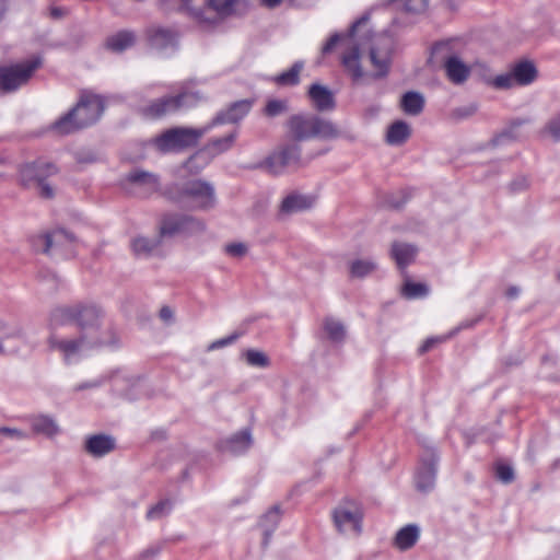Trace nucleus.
<instances>
[{"label": "nucleus", "mask_w": 560, "mask_h": 560, "mask_svg": "<svg viewBox=\"0 0 560 560\" xmlns=\"http://www.w3.org/2000/svg\"><path fill=\"white\" fill-rule=\"evenodd\" d=\"M394 40L390 35L383 33L373 40L369 57L374 70L365 72L361 65V52L358 44L352 43L341 55L340 62L345 72L353 83H360L364 79L380 80L388 75L392 65Z\"/></svg>", "instance_id": "f257e3e1"}, {"label": "nucleus", "mask_w": 560, "mask_h": 560, "mask_svg": "<svg viewBox=\"0 0 560 560\" xmlns=\"http://www.w3.org/2000/svg\"><path fill=\"white\" fill-rule=\"evenodd\" d=\"M105 109L102 96L83 92L77 105L58 118L51 129L58 135H69L95 124Z\"/></svg>", "instance_id": "f03ea898"}, {"label": "nucleus", "mask_w": 560, "mask_h": 560, "mask_svg": "<svg viewBox=\"0 0 560 560\" xmlns=\"http://www.w3.org/2000/svg\"><path fill=\"white\" fill-rule=\"evenodd\" d=\"M287 128L295 142L311 139L335 140L342 136L336 124L315 114L292 115L287 121Z\"/></svg>", "instance_id": "7ed1b4c3"}, {"label": "nucleus", "mask_w": 560, "mask_h": 560, "mask_svg": "<svg viewBox=\"0 0 560 560\" xmlns=\"http://www.w3.org/2000/svg\"><path fill=\"white\" fill-rule=\"evenodd\" d=\"M210 131L208 124L201 128L175 127L158 136L153 143L161 152H182L194 148Z\"/></svg>", "instance_id": "20e7f679"}, {"label": "nucleus", "mask_w": 560, "mask_h": 560, "mask_svg": "<svg viewBox=\"0 0 560 560\" xmlns=\"http://www.w3.org/2000/svg\"><path fill=\"white\" fill-rule=\"evenodd\" d=\"M178 202L187 205L194 210L212 209L217 202L214 187L203 179L188 180L178 189Z\"/></svg>", "instance_id": "39448f33"}, {"label": "nucleus", "mask_w": 560, "mask_h": 560, "mask_svg": "<svg viewBox=\"0 0 560 560\" xmlns=\"http://www.w3.org/2000/svg\"><path fill=\"white\" fill-rule=\"evenodd\" d=\"M48 345L51 350H57L62 354L67 364H72L88 351L102 347L105 342L98 337H89L86 332H81L75 339H60L51 334Z\"/></svg>", "instance_id": "423d86ee"}, {"label": "nucleus", "mask_w": 560, "mask_h": 560, "mask_svg": "<svg viewBox=\"0 0 560 560\" xmlns=\"http://www.w3.org/2000/svg\"><path fill=\"white\" fill-rule=\"evenodd\" d=\"M205 96L198 91H183L174 96H164L151 102L141 109L148 118H160L167 114L176 113L182 108L196 106Z\"/></svg>", "instance_id": "0eeeda50"}, {"label": "nucleus", "mask_w": 560, "mask_h": 560, "mask_svg": "<svg viewBox=\"0 0 560 560\" xmlns=\"http://www.w3.org/2000/svg\"><path fill=\"white\" fill-rule=\"evenodd\" d=\"M206 223L196 217L183 213H166L160 222V236L172 237L178 234L195 235L205 232Z\"/></svg>", "instance_id": "6e6552de"}, {"label": "nucleus", "mask_w": 560, "mask_h": 560, "mask_svg": "<svg viewBox=\"0 0 560 560\" xmlns=\"http://www.w3.org/2000/svg\"><path fill=\"white\" fill-rule=\"evenodd\" d=\"M40 65V58L36 57L21 63L0 67V90L4 93L16 91L30 80Z\"/></svg>", "instance_id": "1a4fd4ad"}, {"label": "nucleus", "mask_w": 560, "mask_h": 560, "mask_svg": "<svg viewBox=\"0 0 560 560\" xmlns=\"http://www.w3.org/2000/svg\"><path fill=\"white\" fill-rule=\"evenodd\" d=\"M314 155L304 159L302 158V147L294 140L282 144L276 152H273L267 160V165L273 174H280L287 167L300 168L307 165Z\"/></svg>", "instance_id": "9d476101"}, {"label": "nucleus", "mask_w": 560, "mask_h": 560, "mask_svg": "<svg viewBox=\"0 0 560 560\" xmlns=\"http://www.w3.org/2000/svg\"><path fill=\"white\" fill-rule=\"evenodd\" d=\"M38 240L42 242L43 253L46 255H59L65 258H70L75 255L74 244L77 237L65 229H56L51 232H46L44 236Z\"/></svg>", "instance_id": "9b49d317"}, {"label": "nucleus", "mask_w": 560, "mask_h": 560, "mask_svg": "<svg viewBox=\"0 0 560 560\" xmlns=\"http://www.w3.org/2000/svg\"><path fill=\"white\" fill-rule=\"evenodd\" d=\"M439 455L435 450L429 448L420 457L415 476L417 490L429 492L434 488L438 472Z\"/></svg>", "instance_id": "f8f14e48"}, {"label": "nucleus", "mask_w": 560, "mask_h": 560, "mask_svg": "<svg viewBox=\"0 0 560 560\" xmlns=\"http://www.w3.org/2000/svg\"><path fill=\"white\" fill-rule=\"evenodd\" d=\"M149 46L159 52L167 54L177 49L178 33L172 27L152 25L145 30Z\"/></svg>", "instance_id": "ddd939ff"}, {"label": "nucleus", "mask_w": 560, "mask_h": 560, "mask_svg": "<svg viewBox=\"0 0 560 560\" xmlns=\"http://www.w3.org/2000/svg\"><path fill=\"white\" fill-rule=\"evenodd\" d=\"M74 324L80 328L81 332H86L89 337H95L98 330L102 310L94 304H77L74 305Z\"/></svg>", "instance_id": "4468645a"}, {"label": "nucleus", "mask_w": 560, "mask_h": 560, "mask_svg": "<svg viewBox=\"0 0 560 560\" xmlns=\"http://www.w3.org/2000/svg\"><path fill=\"white\" fill-rule=\"evenodd\" d=\"M57 172L58 170L55 164L37 160L21 166L20 180L23 186L32 187L55 175Z\"/></svg>", "instance_id": "2eb2a0df"}, {"label": "nucleus", "mask_w": 560, "mask_h": 560, "mask_svg": "<svg viewBox=\"0 0 560 560\" xmlns=\"http://www.w3.org/2000/svg\"><path fill=\"white\" fill-rule=\"evenodd\" d=\"M252 102L241 100L232 103L226 109L219 112L208 124L210 130L219 125L235 124L242 120L250 110Z\"/></svg>", "instance_id": "dca6fc26"}, {"label": "nucleus", "mask_w": 560, "mask_h": 560, "mask_svg": "<svg viewBox=\"0 0 560 560\" xmlns=\"http://www.w3.org/2000/svg\"><path fill=\"white\" fill-rule=\"evenodd\" d=\"M334 522L341 533H352L359 535L361 533L362 516L359 512H352L343 508L334 511Z\"/></svg>", "instance_id": "f3484780"}, {"label": "nucleus", "mask_w": 560, "mask_h": 560, "mask_svg": "<svg viewBox=\"0 0 560 560\" xmlns=\"http://www.w3.org/2000/svg\"><path fill=\"white\" fill-rule=\"evenodd\" d=\"M307 95L314 108L318 112H329L336 107L334 93L325 85L313 83Z\"/></svg>", "instance_id": "a211bd4d"}, {"label": "nucleus", "mask_w": 560, "mask_h": 560, "mask_svg": "<svg viewBox=\"0 0 560 560\" xmlns=\"http://www.w3.org/2000/svg\"><path fill=\"white\" fill-rule=\"evenodd\" d=\"M443 66L448 80L454 84L466 82L470 75V67L456 55L446 57Z\"/></svg>", "instance_id": "6ab92c4d"}, {"label": "nucleus", "mask_w": 560, "mask_h": 560, "mask_svg": "<svg viewBox=\"0 0 560 560\" xmlns=\"http://www.w3.org/2000/svg\"><path fill=\"white\" fill-rule=\"evenodd\" d=\"M115 439L107 434L91 435L85 441V451L93 457H103L115 450Z\"/></svg>", "instance_id": "aec40b11"}, {"label": "nucleus", "mask_w": 560, "mask_h": 560, "mask_svg": "<svg viewBox=\"0 0 560 560\" xmlns=\"http://www.w3.org/2000/svg\"><path fill=\"white\" fill-rule=\"evenodd\" d=\"M253 444L252 433L249 429H244L229 439L221 442V448L233 455L245 453Z\"/></svg>", "instance_id": "412c9836"}, {"label": "nucleus", "mask_w": 560, "mask_h": 560, "mask_svg": "<svg viewBox=\"0 0 560 560\" xmlns=\"http://www.w3.org/2000/svg\"><path fill=\"white\" fill-rule=\"evenodd\" d=\"M370 19V14L369 13H365L363 14L360 19H358L357 21H354L350 28L348 30L347 33H334L329 38L328 40L323 45L322 47V54L323 55H327V54H330L334 48L337 46V44L341 43V42H352L354 36H355V33H357V28L366 23Z\"/></svg>", "instance_id": "4be33fe9"}, {"label": "nucleus", "mask_w": 560, "mask_h": 560, "mask_svg": "<svg viewBox=\"0 0 560 560\" xmlns=\"http://www.w3.org/2000/svg\"><path fill=\"white\" fill-rule=\"evenodd\" d=\"M163 236L154 237L137 236L131 241V248L137 257L148 258L155 255L161 246Z\"/></svg>", "instance_id": "5701e85b"}, {"label": "nucleus", "mask_w": 560, "mask_h": 560, "mask_svg": "<svg viewBox=\"0 0 560 560\" xmlns=\"http://www.w3.org/2000/svg\"><path fill=\"white\" fill-rule=\"evenodd\" d=\"M417 252V247L411 244L394 242L390 248V256L396 261L397 267L404 270L415 260Z\"/></svg>", "instance_id": "b1692460"}, {"label": "nucleus", "mask_w": 560, "mask_h": 560, "mask_svg": "<svg viewBox=\"0 0 560 560\" xmlns=\"http://www.w3.org/2000/svg\"><path fill=\"white\" fill-rule=\"evenodd\" d=\"M136 43V34L130 30H121L107 37L105 46L113 52H122Z\"/></svg>", "instance_id": "393cba45"}, {"label": "nucleus", "mask_w": 560, "mask_h": 560, "mask_svg": "<svg viewBox=\"0 0 560 560\" xmlns=\"http://www.w3.org/2000/svg\"><path fill=\"white\" fill-rule=\"evenodd\" d=\"M313 199L300 194H290L281 202L280 211L284 214H292L307 210L312 207Z\"/></svg>", "instance_id": "a878e982"}, {"label": "nucleus", "mask_w": 560, "mask_h": 560, "mask_svg": "<svg viewBox=\"0 0 560 560\" xmlns=\"http://www.w3.org/2000/svg\"><path fill=\"white\" fill-rule=\"evenodd\" d=\"M420 536L419 527L415 524H408L400 528L394 539V545L399 550H408L416 545Z\"/></svg>", "instance_id": "bb28decb"}, {"label": "nucleus", "mask_w": 560, "mask_h": 560, "mask_svg": "<svg viewBox=\"0 0 560 560\" xmlns=\"http://www.w3.org/2000/svg\"><path fill=\"white\" fill-rule=\"evenodd\" d=\"M237 133L231 132L221 138L210 140L197 154L207 153L209 156L214 158L232 148L235 142Z\"/></svg>", "instance_id": "cd10ccee"}, {"label": "nucleus", "mask_w": 560, "mask_h": 560, "mask_svg": "<svg viewBox=\"0 0 560 560\" xmlns=\"http://www.w3.org/2000/svg\"><path fill=\"white\" fill-rule=\"evenodd\" d=\"M127 180L131 184L145 187L149 191H156L160 186L156 174L136 168L128 173Z\"/></svg>", "instance_id": "c85d7f7f"}, {"label": "nucleus", "mask_w": 560, "mask_h": 560, "mask_svg": "<svg viewBox=\"0 0 560 560\" xmlns=\"http://www.w3.org/2000/svg\"><path fill=\"white\" fill-rule=\"evenodd\" d=\"M410 136V126L404 120H397L388 127L386 132V142L390 145H401Z\"/></svg>", "instance_id": "c756f323"}, {"label": "nucleus", "mask_w": 560, "mask_h": 560, "mask_svg": "<svg viewBox=\"0 0 560 560\" xmlns=\"http://www.w3.org/2000/svg\"><path fill=\"white\" fill-rule=\"evenodd\" d=\"M512 73L517 85L522 86L533 83L537 78V69L535 65L527 60L516 63L512 69Z\"/></svg>", "instance_id": "7c9ffc66"}, {"label": "nucleus", "mask_w": 560, "mask_h": 560, "mask_svg": "<svg viewBox=\"0 0 560 560\" xmlns=\"http://www.w3.org/2000/svg\"><path fill=\"white\" fill-rule=\"evenodd\" d=\"M304 68L302 60L295 61L292 67L272 78V81L279 86H295L300 83V74Z\"/></svg>", "instance_id": "2f4dec72"}, {"label": "nucleus", "mask_w": 560, "mask_h": 560, "mask_svg": "<svg viewBox=\"0 0 560 560\" xmlns=\"http://www.w3.org/2000/svg\"><path fill=\"white\" fill-rule=\"evenodd\" d=\"M400 106L406 114L417 116L424 108V97L419 92H406L401 97Z\"/></svg>", "instance_id": "473e14b6"}, {"label": "nucleus", "mask_w": 560, "mask_h": 560, "mask_svg": "<svg viewBox=\"0 0 560 560\" xmlns=\"http://www.w3.org/2000/svg\"><path fill=\"white\" fill-rule=\"evenodd\" d=\"M31 425L35 433L46 436H54L59 432V427L56 421L51 417L45 415L32 418Z\"/></svg>", "instance_id": "72a5a7b5"}, {"label": "nucleus", "mask_w": 560, "mask_h": 560, "mask_svg": "<svg viewBox=\"0 0 560 560\" xmlns=\"http://www.w3.org/2000/svg\"><path fill=\"white\" fill-rule=\"evenodd\" d=\"M74 305L59 306L51 311L49 316V326L58 328L68 324L74 323Z\"/></svg>", "instance_id": "f704fd0d"}, {"label": "nucleus", "mask_w": 560, "mask_h": 560, "mask_svg": "<svg viewBox=\"0 0 560 560\" xmlns=\"http://www.w3.org/2000/svg\"><path fill=\"white\" fill-rule=\"evenodd\" d=\"M280 521V509L272 506L260 520V526L264 529V545L268 544L270 536Z\"/></svg>", "instance_id": "c9c22d12"}, {"label": "nucleus", "mask_w": 560, "mask_h": 560, "mask_svg": "<svg viewBox=\"0 0 560 560\" xmlns=\"http://www.w3.org/2000/svg\"><path fill=\"white\" fill-rule=\"evenodd\" d=\"M377 268V264L373 259H354L349 265L351 278L362 279L371 275Z\"/></svg>", "instance_id": "e433bc0d"}, {"label": "nucleus", "mask_w": 560, "mask_h": 560, "mask_svg": "<svg viewBox=\"0 0 560 560\" xmlns=\"http://www.w3.org/2000/svg\"><path fill=\"white\" fill-rule=\"evenodd\" d=\"M324 330L334 342H341L346 337V329L341 322L327 317L324 320Z\"/></svg>", "instance_id": "4c0bfd02"}, {"label": "nucleus", "mask_w": 560, "mask_h": 560, "mask_svg": "<svg viewBox=\"0 0 560 560\" xmlns=\"http://www.w3.org/2000/svg\"><path fill=\"white\" fill-rule=\"evenodd\" d=\"M411 194L408 189H399L397 191L387 192L384 195L383 203L388 208L398 210L409 200Z\"/></svg>", "instance_id": "58836bf2"}, {"label": "nucleus", "mask_w": 560, "mask_h": 560, "mask_svg": "<svg viewBox=\"0 0 560 560\" xmlns=\"http://www.w3.org/2000/svg\"><path fill=\"white\" fill-rule=\"evenodd\" d=\"M401 294L408 300L422 299L429 294V287L420 282L406 281Z\"/></svg>", "instance_id": "ea45409f"}, {"label": "nucleus", "mask_w": 560, "mask_h": 560, "mask_svg": "<svg viewBox=\"0 0 560 560\" xmlns=\"http://www.w3.org/2000/svg\"><path fill=\"white\" fill-rule=\"evenodd\" d=\"M528 122H529L528 118H515V119H513L510 122V126L508 128H505L503 131H501L499 135H497L491 140L492 145H499L500 143H502V141L504 139L515 140L517 138V135L515 133V129L521 127V126H523V125H525V124H528Z\"/></svg>", "instance_id": "a19ab883"}, {"label": "nucleus", "mask_w": 560, "mask_h": 560, "mask_svg": "<svg viewBox=\"0 0 560 560\" xmlns=\"http://www.w3.org/2000/svg\"><path fill=\"white\" fill-rule=\"evenodd\" d=\"M243 355L245 357L247 364L250 366L268 368L270 365V359L262 351L248 349L243 353Z\"/></svg>", "instance_id": "79ce46f5"}, {"label": "nucleus", "mask_w": 560, "mask_h": 560, "mask_svg": "<svg viewBox=\"0 0 560 560\" xmlns=\"http://www.w3.org/2000/svg\"><path fill=\"white\" fill-rule=\"evenodd\" d=\"M172 509H173V503L171 500H168V499L161 500L148 510L147 518L148 520L161 518V517L170 514Z\"/></svg>", "instance_id": "37998d69"}, {"label": "nucleus", "mask_w": 560, "mask_h": 560, "mask_svg": "<svg viewBox=\"0 0 560 560\" xmlns=\"http://www.w3.org/2000/svg\"><path fill=\"white\" fill-rule=\"evenodd\" d=\"M404 11L415 14L423 13L428 5L429 0H394Z\"/></svg>", "instance_id": "c03bdc74"}, {"label": "nucleus", "mask_w": 560, "mask_h": 560, "mask_svg": "<svg viewBox=\"0 0 560 560\" xmlns=\"http://www.w3.org/2000/svg\"><path fill=\"white\" fill-rule=\"evenodd\" d=\"M237 0H209V5L220 15L226 16L234 12Z\"/></svg>", "instance_id": "a18cd8bd"}, {"label": "nucleus", "mask_w": 560, "mask_h": 560, "mask_svg": "<svg viewBox=\"0 0 560 560\" xmlns=\"http://www.w3.org/2000/svg\"><path fill=\"white\" fill-rule=\"evenodd\" d=\"M491 84L498 90H508L517 85L512 71L494 77Z\"/></svg>", "instance_id": "49530a36"}, {"label": "nucleus", "mask_w": 560, "mask_h": 560, "mask_svg": "<svg viewBox=\"0 0 560 560\" xmlns=\"http://www.w3.org/2000/svg\"><path fill=\"white\" fill-rule=\"evenodd\" d=\"M288 109V104L282 100H271L266 104L265 114L269 117H276Z\"/></svg>", "instance_id": "de8ad7c7"}, {"label": "nucleus", "mask_w": 560, "mask_h": 560, "mask_svg": "<svg viewBox=\"0 0 560 560\" xmlns=\"http://www.w3.org/2000/svg\"><path fill=\"white\" fill-rule=\"evenodd\" d=\"M241 336H242V332L235 331L224 338L217 339L208 346L207 350L214 351V350L221 349L223 347L230 346L233 342H235Z\"/></svg>", "instance_id": "09e8293b"}, {"label": "nucleus", "mask_w": 560, "mask_h": 560, "mask_svg": "<svg viewBox=\"0 0 560 560\" xmlns=\"http://www.w3.org/2000/svg\"><path fill=\"white\" fill-rule=\"evenodd\" d=\"M495 476L503 483H511L514 480V470L509 465L500 464L495 468Z\"/></svg>", "instance_id": "8fccbe9b"}, {"label": "nucleus", "mask_w": 560, "mask_h": 560, "mask_svg": "<svg viewBox=\"0 0 560 560\" xmlns=\"http://www.w3.org/2000/svg\"><path fill=\"white\" fill-rule=\"evenodd\" d=\"M458 330H459V328L455 329L454 331H451L446 336L428 338L422 343V346L419 348V352L422 354V353H425V352L430 351L436 343H440V342H443V341L447 340L450 337L454 336L456 334V331H458Z\"/></svg>", "instance_id": "3c124183"}, {"label": "nucleus", "mask_w": 560, "mask_h": 560, "mask_svg": "<svg viewBox=\"0 0 560 560\" xmlns=\"http://www.w3.org/2000/svg\"><path fill=\"white\" fill-rule=\"evenodd\" d=\"M478 107L476 104H469L453 109V117L456 119H465L472 116L477 112Z\"/></svg>", "instance_id": "603ef678"}, {"label": "nucleus", "mask_w": 560, "mask_h": 560, "mask_svg": "<svg viewBox=\"0 0 560 560\" xmlns=\"http://www.w3.org/2000/svg\"><path fill=\"white\" fill-rule=\"evenodd\" d=\"M546 130L555 141H560V113L548 121Z\"/></svg>", "instance_id": "864d4df0"}, {"label": "nucleus", "mask_w": 560, "mask_h": 560, "mask_svg": "<svg viewBox=\"0 0 560 560\" xmlns=\"http://www.w3.org/2000/svg\"><path fill=\"white\" fill-rule=\"evenodd\" d=\"M224 250L232 257H243L247 253V246L244 243H231L224 247Z\"/></svg>", "instance_id": "5fc2aeb1"}, {"label": "nucleus", "mask_w": 560, "mask_h": 560, "mask_svg": "<svg viewBox=\"0 0 560 560\" xmlns=\"http://www.w3.org/2000/svg\"><path fill=\"white\" fill-rule=\"evenodd\" d=\"M36 187L38 188L39 196L43 198L51 199L55 196V190L47 179L42 180Z\"/></svg>", "instance_id": "6e6d98bb"}, {"label": "nucleus", "mask_w": 560, "mask_h": 560, "mask_svg": "<svg viewBox=\"0 0 560 560\" xmlns=\"http://www.w3.org/2000/svg\"><path fill=\"white\" fill-rule=\"evenodd\" d=\"M0 433L8 435L15 440H24L27 438V434L19 429L9 428V427H0Z\"/></svg>", "instance_id": "4d7b16f0"}, {"label": "nucleus", "mask_w": 560, "mask_h": 560, "mask_svg": "<svg viewBox=\"0 0 560 560\" xmlns=\"http://www.w3.org/2000/svg\"><path fill=\"white\" fill-rule=\"evenodd\" d=\"M160 552V548L159 547H149L147 548L145 550H143L139 557L137 558V560H151L153 559L156 555H159Z\"/></svg>", "instance_id": "13d9d810"}, {"label": "nucleus", "mask_w": 560, "mask_h": 560, "mask_svg": "<svg viewBox=\"0 0 560 560\" xmlns=\"http://www.w3.org/2000/svg\"><path fill=\"white\" fill-rule=\"evenodd\" d=\"M180 9L188 11V13L194 16L197 21L202 22L206 20L205 18V10L202 9H191L187 7V4H183Z\"/></svg>", "instance_id": "bf43d9fd"}, {"label": "nucleus", "mask_w": 560, "mask_h": 560, "mask_svg": "<svg viewBox=\"0 0 560 560\" xmlns=\"http://www.w3.org/2000/svg\"><path fill=\"white\" fill-rule=\"evenodd\" d=\"M44 236V233L43 234H37V235H32L30 236L28 241H30V244H31V247L33 248L34 252L36 253H43V244L42 242L38 240L40 237Z\"/></svg>", "instance_id": "052dcab7"}, {"label": "nucleus", "mask_w": 560, "mask_h": 560, "mask_svg": "<svg viewBox=\"0 0 560 560\" xmlns=\"http://www.w3.org/2000/svg\"><path fill=\"white\" fill-rule=\"evenodd\" d=\"M527 186V180L525 177L516 178L510 184V188L512 191H520Z\"/></svg>", "instance_id": "680f3d73"}, {"label": "nucleus", "mask_w": 560, "mask_h": 560, "mask_svg": "<svg viewBox=\"0 0 560 560\" xmlns=\"http://www.w3.org/2000/svg\"><path fill=\"white\" fill-rule=\"evenodd\" d=\"M101 385H102V381L97 380V381L81 383V384L77 385L74 389L77 392H79V390H84V389H89V388H95V387H98Z\"/></svg>", "instance_id": "e2e57ef3"}, {"label": "nucleus", "mask_w": 560, "mask_h": 560, "mask_svg": "<svg viewBox=\"0 0 560 560\" xmlns=\"http://www.w3.org/2000/svg\"><path fill=\"white\" fill-rule=\"evenodd\" d=\"M443 5L451 11H457L459 8L458 0H443Z\"/></svg>", "instance_id": "0e129e2a"}, {"label": "nucleus", "mask_w": 560, "mask_h": 560, "mask_svg": "<svg viewBox=\"0 0 560 560\" xmlns=\"http://www.w3.org/2000/svg\"><path fill=\"white\" fill-rule=\"evenodd\" d=\"M160 316L164 320H168L173 317V311L168 306H163L160 311Z\"/></svg>", "instance_id": "69168bd1"}, {"label": "nucleus", "mask_w": 560, "mask_h": 560, "mask_svg": "<svg viewBox=\"0 0 560 560\" xmlns=\"http://www.w3.org/2000/svg\"><path fill=\"white\" fill-rule=\"evenodd\" d=\"M518 294H520V289H518L517 287L512 285V287H510V288L506 290V296H508L509 299H515V298H517V296H518Z\"/></svg>", "instance_id": "338daca9"}, {"label": "nucleus", "mask_w": 560, "mask_h": 560, "mask_svg": "<svg viewBox=\"0 0 560 560\" xmlns=\"http://www.w3.org/2000/svg\"><path fill=\"white\" fill-rule=\"evenodd\" d=\"M50 15L54 19H59L63 15V10L61 8L54 7L50 9Z\"/></svg>", "instance_id": "774afa93"}]
</instances>
